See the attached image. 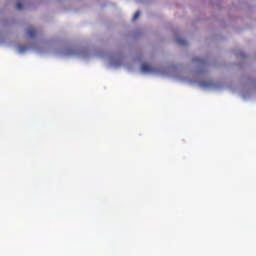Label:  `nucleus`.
Segmentation results:
<instances>
[{
  "label": "nucleus",
  "mask_w": 256,
  "mask_h": 256,
  "mask_svg": "<svg viewBox=\"0 0 256 256\" xmlns=\"http://www.w3.org/2000/svg\"><path fill=\"white\" fill-rule=\"evenodd\" d=\"M16 9H17L18 11H23V4H22L21 2H17V3H16Z\"/></svg>",
  "instance_id": "39448f33"
},
{
  "label": "nucleus",
  "mask_w": 256,
  "mask_h": 256,
  "mask_svg": "<svg viewBox=\"0 0 256 256\" xmlns=\"http://www.w3.org/2000/svg\"><path fill=\"white\" fill-rule=\"evenodd\" d=\"M176 43H178V45H187V40L183 38H178L176 39Z\"/></svg>",
  "instance_id": "7ed1b4c3"
},
{
  "label": "nucleus",
  "mask_w": 256,
  "mask_h": 256,
  "mask_svg": "<svg viewBox=\"0 0 256 256\" xmlns=\"http://www.w3.org/2000/svg\"><path fill=\"white\" fill-rule=\"evenodd\" d=\"M23 51H27V47L20 48V52L23 53Z\"/></svg>",
  "instance_id": "423d86ee"
},
{
  "label": "nucleus",
  "mask_w": 256,
  "mask_h": 256,
  "mask_svg": "<svg viewBox=\"0 0 256 256\" xmlns=\"http://www.w3.org/2000/svg\"><path fill=\"white\" fill-rule=\"evenodd\" d=\"M139 17H141V11H137L133 18H132V21H137V19H139Z\"/></svg>",
  "instance_id": "20e7f679"
},
{
  "label": "nucleus",
  "mask_w": 256,
  "mask_h": 256,
  "mask_svg": "<svg viewBox=\"0 0 256 256\" xmlns=\"http://www.w3.org/2000/svg\"><path fill=\"white\" fill-rule=\"evenodd\" d=\"M140 69L142 73H157L155 66H151L147 63L142 64Z\"/></svg>",
  "instance_id": "f257e3e1"
},
{
  "label": "nucleus",
  "mask_w": 256,
  "mask_h": 256,
  "mask_svg": "<svg viewBox=\"0 0 256 256\" xmlns=\"http://www.w3.org/2000/svg\"><path fill=\"white\" fill-rule=\"evenodd\" d=\"M27 37H29V39H35V37H37V30L33 26L27 29Z\"/></svg>",
  "instance_id": "f03ea898"
}]
</instances>
